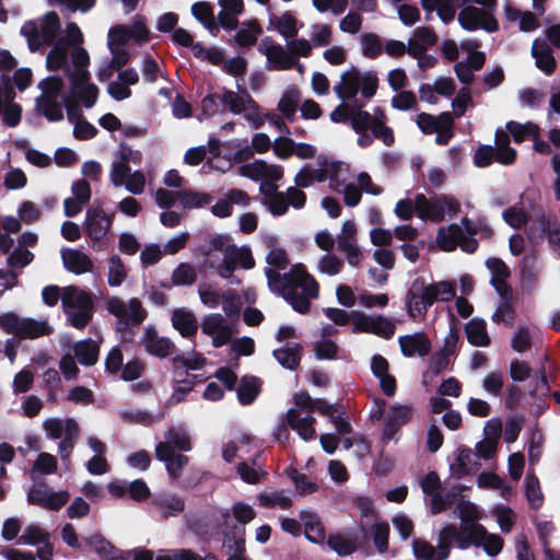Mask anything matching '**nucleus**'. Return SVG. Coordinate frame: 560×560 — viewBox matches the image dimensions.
I'll use <instances>...</instances> for the list:
<instances>
[{"label": "nucleus", "instance_id": "23", "mask_svg": "<svg viewBox=\"0 0 560 560\" xmlns=\"http://www.w3.org/2000/svg\"><path fill=\"white\" fill-rule=\"evenodd\" d=\"M317 165L315 167L316 180L319 183L328 180L332 190L341 191V186L349 176V166L328 158H319Z\"/></svg>", "mask_w": 560, "mask_h": 560}, {"label": "nucleus", "instance_id": "47", "mask_svg": "<svg viewBox=\"0 0 560 560\" xmlns=\"http://www.w3.org/2000/svg\"><path fill=\"white\" fill-rule=\"evenodd\" d=\"M260 381L254 376H245L237 388V398L242 405L252 404L260 392Z\"/></svg>", "mask_w": 560, "mask_h": 560}, {"label": "nucleus", "instance_id": "18", "mask_svg": "<svg viewBox=\"0 0 560 560\" xmlns=\"http://www.w3.org/2000/svg\"><path fill=\"white\" fill-rule=\"evenodd\" d=\"M494 12V9L488 7L477 8L467 4L462 8L457 19L460 26L466 31L471 32L481 28L488 33H493L499 28Z\"/></svg>", "mask_w": 560, "mask_h": 560}, {"label": "nucleus", "instance_id": "26", "mask_svg": "<svg viewBox=\"0 0 560 560\" xmlns=\"http://www.w3.org/2000/svg\"><path fill=\"white\" fill-rule=\"evenodd\" d=\"M113 223V215L105 213L101 207L88 209L84 220V231L94 242L103 241Z\"/></svg>", "mask_w": 560, "mask_h": 560}, {"label": "nucleus", "instance_id": "40", "mask_svg": "<svg viewBox=\"0 0 560 560\" xmlns=\"http://www.w3.org/2000/svg\"><path fill=\"white\" fill-rule=\"evenodd\" d=\"M221 8L218 13L220 24L229 30H233L237 25V16L244 10L243 0H219Z\"/></svg>", "mask_w": 560, "mask_h": 560}, {"label": "nucleus", "instance_id": "61", "mask_svg": "<svg viewBox=\"0 0 560 560\" xmlns=\"http://www.w3.org/2000/svg\"><path fill=\"white\" fill-rule=\"evenodd\" d=\"M126 268L121 259L114 255L108 260L107 282L110 287H119L126 279Z\"/></svg>", "mask_w": 560, "mask_h": 560}, {"label": "nucleus", "instance_id": "32", "mask_svg": "<svg viewBox=\"0 0 560 560\" xmlns=\"http://www.w3.org/2000/svg\"><path fill=\"white\" fill-rule=\"evenodd\" d=\"M141 345L145 351L159 358H165L170 354L173 342L166 337H159L153 327H147L141 337Z\"/></svg>", "mask_w": 560, "mask_h": 560}, {"label": "nucleus", "instance_id": "7", "mask_svg": "<svg viewBox=\"0 0 560 560\" xmlns=\"http://www.w3.org/2000/svg\"><path fill=\"white\" fill-rule=\"evenodd\" d=\"M413 409L411 405L393 404L386 409L384 400H375V406L371 410L373 420L378 421L384 418L382 430V442L388 443L392 440L397 442L396 435L400 428L411 421Z\"/></svg>", "mask_w": 560, "mask_h": 560}, {"label": "nucleus", "instance_id": "16", "mask_svg": "<svg viewBox=\"0 0 560 560\" xmlns=\"http://www.w3.org/2000/svg\"><path fill=\"white\" fill-rule=\"evenodd\" d=\"M467 537L462 536L456 547L466 550L471 546L481 547L489 557L498 556L503 548V539L493 533H488L483 525H472L465 527Z\"/></svg>", "mask_w": 560, "mask_h": 560}, {"label": "nucleus", "instance_id": "9", "mask_svg": "<svg viewBox=\"0 0 560 560\" xmlns=\"http://www.w3.org/2000/svg\"><path fill=\"white\" fill-rule=\"evenodd\" d=\"M42 91L36 98V109L49 121H60L63 118V81L59 77H49L38 84Z\"/></svg>", "mask_w": 560, "mask_h": 560}, {"label": "nucleus", "instance_id": "10", "mask_svg": "<svg viewBox=\"0 0 560 560\" xmlns=\"http://www.w3.org/2000/svg\"><path fill=\"white\" fill-rule=\"evenodd\" d=\"M61 303L73 327L83 328L92 319L93 300L89 292L75 287H67L63 290Z\"/></svg>", "mask_w": 560, "mask_h": 560}, {"label": "nucleus", "instance_id": "24", "mask_svg": "<svg viewBox=\"0 0 560 560\" xmlns=\"http://www.w3.org/2000/svg\"><path fill=\"white\" fill-rule=\"evenodd\" d=\"M336 242L348 264L353 267L358 266L362 259V252L357 242V225L353 221L347 220L342 223Z\"/></svg>", "mask_w": 560, "mask_h": 560}, {"label": "nucleus", "instance_id": "52", "mask_svg": "<svg viewBox=\"0 0 560 560\" xmlns=\"http://www.w3.org/2000/svg\"><path fill=\"white\" fill-rule=\"evenodd\" d=\"M262 30L257 21L243 23L235 34V42L240 47H248L256 43Z\"/></svg>", "mask_w": 560, "mask_h": 560}, {"label": "nucleus", "instance_id": "3", "mask_svg": "<svg viewBox=\"0 0 560 560\" xmlns=\"http://www.w3.org/2000/svg\"><path fill=\"white\" fill-rule=\"evenodd\" d=\"M315 410L330 418L336 411L335 406L323 399H313L307 393L301 392L294 395L293 407L285 413L289 427L304 441H312L316 436L315 418L312 416Z\"/></svg>", "mask_w": 560, "mask_h": 560}, {"label": "nucleus", "instance_id": "54", "mask_svg": "<svg viewBox=\"0 0 560 560\" xmlns=\"http://www.w3.org/2000/svg\"><path fill=\"white\" fill-rule=\"evenodd\" d=\"M192 15L211 33L215 34L218 25L215 24L213 11L208 2H197L191 7Z\"/></svg>", "mask_w": 560, "mask_h": 560}, {"label": "nucleus", "instance_id": "21", "mask_svg": "<svg viewBox=\"0 0 560 560\" xmlns=\"http://www.w3.org/2000/svg\"><path fill=\"white\" fill-rule=\"evenodd\" d=\"M107 310L118 319V325L125 327L139 325L147 316L141 302L136 298L127 302L119 298H110L107 301Z\"/></svg>", "mask_w": 560, "mask_h": 560}, {"label": "nucleus", "instance_id": "11", "mask_svg": "<svg viewBox=\"0 0 560 560\" xmlns=\"http://www.w3.org/2000/svg\"><path fill=\"white\" fill-rule=\"evenodd\" d=\"M43 429L50 440L61 439L58 444V453L63 462H67L72 453L79 435V424L72 418L61 419L49 417L43 421Z\"/></svg>", "mask_w": 560, "mask_h": 560}, {"label": "nucleus", "instance_id": "5", "mask_svg": "<svg viewBox=\"0 0 560 560\" xmlns=\"http://www.w3.org/2000/svg\"><path fill=\"white\" fill-rule=\"evenodd\" d=\"M378 79L373 70L350 68L340 74L339 83L334 86V92L341 100H351L359 93L364 98H372L377 90Z\"/></svg>", "mask_w": 560, "mask_h": 560}, {"label": "nucleus", "instance_id": "22", "mask_svg": "<svg viewBox=\"0 0 560 560\" xmlns=\"http://www.w3.org/2000/svg\"><path fill=\"white\" fill-rule=\"evenodd\" d=\"M258 50L267 59V69L288 70L295 66L296 60L280 44H277L271 37H264L258 44Z\"/></svg>", "mask_w": 560, "mask_h": 560}, {"label": "nucleus", "instance_id": "45", "mask_svg": "<svg viewBox=\"0 0 560 560\" xmlns=\"http://www.w3.org/2000/svg\"><path fill=\"white\" fill-rule=\"evenodd\" d=\"M436 42L434 33L427 27H419L415 31L413 36L408 42V54L417 56L423 52L429 46Z\"/></svg>", "mask_w": 560, "mask_h": 560}, {"label": "nucleus", "instance_id": "12", "mask_svg": "<svg viewBox=\"0 0 560 560\" xmlns=\"http://www.w3.org/2000/svg\"><path fill=\"white\" fill-rule=\"evenodd\" d=\"M59 28V16L51 11L40 20L26 22L21 28V34L26 38L30 49L35 51L44 45L51 44Z\"/></svg>", "mask_w": 560, "mask_h": 560}, {"label": "nucleus", "instance_id": "15", "mask_svg": "<svg viewBox=\"0 0 560 560\" xmlns=\"http://www.w3.org/2000/svg\"><path fill=\"white\" fill-rule=\"evenodd\" d=\"M221 102L235 115H243L253 128H260L265 118L260 112L259 105L247 93H236L225 90L221 96Z\"/></svg>", "mask_w": 560, "mask_h": 560}, {"label": "nucleus", "instance_id": "49", "mask_svg": "<svg viewBox=\"0 0 560 560\" xmlns=\"http://www.w3.org/2000/svg\"><path fill=\"white\" fill-rule=\"evenodd\" d=\"M176 196L184 209L202 208L212 200L209 194L194 190L176 191Z\"/></svg>", "mask_w": 560, "mask_h": 560}, {"label": "nucleus", "instance_id": "28", "mask_svg": "<svg viewBox=\"0 0 560 560\" xmlns=\"http://www.w3.org/2000/svg\"><path fill=\"white\" fill-rule=\"evenodd\" d=\"M202 334L211 337L215 348L226 345L232 337V330L221 314L207 315L201 323Z\"/></svg>", "mask_w": 560, "mask_h": 560}, {"label": "nucleus", "instance_id": "48", "mask_svg": "<svg viewBox=\"0 0 560 560\" xmlns=\"http://www.w3.org/2000/svg\"><path fill=\"white\" fill-rule=\"evenodd\" d=\"M73 351L75 358L83 365H93L97 361L98 346L91 339L77 342Z\"/></svg>", "mask_w": 560, "mask_h": 560}, {"label": "nucleus", "instance_id": "20", "mask_svg": "<svg viewBox=\"0 0 560 560\" xmlns=\"http://www.w3.org/2000/svg\"><path fill=\"white\" fill-rule=\"evenodd\" d=\"M454 530L441 528L438 536L436 547L425 540L416 539L412 544L413 556L417 560H445L454 542L452 539Z\"/></svg>", "mask_w": 560, "mask_h": 560}, {"label": "nucleus", "instance_id": "19", "mask_svg": "<svg viewBox=\"0 0 560 560\" xmlns=\"http://www.w3.org/2000/svg\"><path fill=\"white\" fill-rule=\"evenodd\" d=\"M351 324L357 332L373 334L384 339L394 336L396 325L394 320L384 315H369L362 312H353Z\"/></svg>", "mask_w": 560, "mask_h": 560}, {"label": "nucleus", "instance_id": "29", "mask_svg": "<svg viewBox=\"0 0 560 560\" xmlns=\"http://www.w3.org/2000/svg\"><path fill=\"white\" fill-rule=\"evenodd\" d=\"M30 503L48 510H59L69 500L67 491L52 492L43 487H34L27 494Z\"/></svg>", "mask_w": 560, "mask_h": 560}, {"label": "nucleus", "instance_id": "58", "mask_svg": "<svg viewBox=\"0 0 560 560\" xmlns=\"http://www.w3.org/2000/svg\"><path fill=\"white\" fill-rule=\"evenodd\" d=\"M360 44L363 56L371 59L378 57L384 47L380 36L374 33L364 34Z\"/></svg>", "mask_w": 560, "mask_h": 560}, {"label": "nucleus", "instance_id": "60", "mask_svg": "<svg viewBox=\"0 0 560 560\" xmlns=\"http://www.w3.org/2000/svg\"><path fill=\"white\" fill-rule=\"evenodd\" d=\"M126 34L127 25L125 24H117L108 30L107 46L109 51H118L119 48H125L129 42Z\"/></svg>", "mask_w": 560, "mask_h": 560}, {"label": "nucleus", "instance_id": "56", "mask_svg": "<svg viewBox=\"0 0 560 560\" xmlns=\"http://www.w3.org/2000/svg\"><path fill=\"white\" fill-rule=\"evenodd\" d=\"M50 326L46 320H36L33 318H23L21 338H38L49 335Z\"/></svg>", "mask_w": 560, "mask_h": 560}, {"label": "nucleus", "instance_id": "17", "mask_svg": "<svg viewBox=\"0 0 560 560\" xmlns=\"http://www.w3.org/2000/svg\"><path fill=\"white\" fill-rule=\"evenodd\" d=\"M509 135L502 130H498L495 132V148L490 145L480 147L475 153V164L478 167L489 166L493 158H495L499 163L504 165L513 163L516 156V152L509 147Z\"/></svg>", "mask_w": 560, "mask_h": 560}, {"label": "nucleus", "instance_id": "37", "mask_svg": "<svg viewBox=\"0 0 560 560\" xmlns=\"http://www.w3.org/2000/svg\"><path fill=\"white\" fill-rule=\"evenodd\" d=\"M61 258L65 268L70 272L82 275L93 270L92 260L81 250L72 248L63 249L61 252Z\"/></svg>", "mask_w": 560, "mask_h": 560}, {"label": "nucleus", "instance_id": "30", "mask_svg": "<svg viewBox=\"0 0 560 560\" xmlns=\"http://www.w3.org/2000/svg\"><path fill=\"white\" fill-rule=\"evenodd\" d=\"M400 350L405 357H425L431 351V341L425 334L418 331L398 338Z\"/></svg>", "mask_w": 560, "mask_h": 560}, {"label": "nucleus", "instance_id": "14", "mask_svg": "<svg viewBox=\"0 0 560 560\" xmlns=\"http://www.w3.org/2000/svg\"><path fill=\"white\" fill-rule=\"evenodd\" d=\"M383 118V113L378 108H375L373 113H369L353 107L350 114V124L357 133L371 129L375 138L389 145L394 141V136L392 130L385 126Z\"/></svg>", "mask_w": 560, "mask_h": 560}, {"label": "nucleus", "instance_id": "1", "mask_svg": "<svg viewBox=\"0 0 560 560\" xmlns=\"http://www.w3.org/2000/svg\"><path fill=\"white\" fill-rule=\"evenodd\" d=\"M68 44L65 39H59L50 49L46 63L51 71L66 67L70 89L63 97V103L68 118L73 120L79 115L80 104L85 108H92L96 104L100 89L90 80L88 51L82 47L71 50V65H68Z\"/></svg>", "mask_w": 560, "mask_h": 560}, {"label": "nucleus", "instance_id": "50", "mask_svg": "<svg viewBox=\"0 0 560 560\" xmlns=\"http://www.w3.org/2000/svg\"><path fill=\"white\" fill-rule=\"evenodd\" d=\"M301 520L304 524L305 537L314 544L323 542L325 530L318 517L311 513H302Z\"/></svg>", "mask_w": 560, "mask_h": 560}, {"label": "nucleus", "instance_id": "36", "mask_svg": "<svg viewBox=\"0 0 560 560\" xmlns=\"http://www.w3.org/2000/svg\"><path fill=\"white\" fill-rule=\"evenodd\" d=\"M172 325L184 338H191L198 330L195 314L184 307L175 308L172 313Z\"/></svg>", "mask_w": 560, "mask_h": 560}, {"label": "nucleus", "instance_id": "2", "mask_svg": "<svg viewBox=\"0 0 560 560\" xmlns=\"http://www.w3.org/2000/svg\"><path fill=\"white\" fill-rule=\"evenodd\" d=\"M269 289L281 295L299 313L310 310V301L318 296V283L302 264L294 265L289 273L266 268Z\"/></svg>", "mask_w": 560, "mask_h": 560}, {"label": "nucleus", "instance_id": "59", "mask_svg": "<svg viewBox=\"0 0 560 560\" xmlns=\"http://www.w3.org/2000/svg\"><path fill=\"white\" fill-rule=\"evenodd\" d=\"M49 539V534L37 525H30L25 528L24 533L19 537L18 544L20 545H42Z\"/></svg>", "mask_w": 560, "mask_h": 560}, {"label": "nucleus", "instance_id": "43", "mask_svg": "<svg viewBox=\"0 0 560 560\" xmlns=\"http://www.w3.org/2000/svg\"><path fill=\"white\" fill-rule=\"evenodd\" d=\"M418 127L425 133H433L439 128H452L453 117L451 113H442L439 116L419 114L417 117Z\"/></svg>", "mask_w": 560, "mask_h": 560}, {"label": "nucleus", "instance_id": "64", "mask_svg": "<svg viewBox=\"0 0 560 560\" xmlns=\"http://www.w3.org/2000/svg\"><path fill=\"white\" fill-rule=\"evenodd\" d=\"M477 486L482 489L500 490L503 497L510 492V489L504 485L502 479L491 471L481 472L477 478Z\"/></svg>", "mask_w": 560, "mask_h": 560}, {"label": "nucleus", "instance_id": "33", "mask_svg": "<svg viewBox=\"0 0 560 560\" xmlns=\"http://www.w3.org/2000/svg\"><path fill=\"white\" fill-rule=\"evenodd\" d=\"M155 457L164 463L166 471L173 479H177L188 464L187 456L171 452L164 444L155 445Z\"/></svg>", "mask_w": 560, "mask_h": 560}, {"label": "nucleus", "instance_id": "6", "mask_svg": "<svg viewBox=\"0 0 560 560\" xmlns=\"http://www.w3.org/2000/svg\"><path fill=\"white\" fill-rule=\"evenodd\" d=\"M551 371L552 364L546 353H541L537 362L527 368V395L534 398L529 411L534 415H540L547 408L545 398L550 392L548 375Z\"/></svg>", "mask_w": 560, "mask_h": 560}, {"label": "nucleus", "instance_id": "34", "mask_svg": "<svg viewBox=\"0 0 560 560\" xmlns=\"http://www.w3.org/2000/svg\"><path fill=\"white\" fill-rule=\"evenodd\" d=\"M267 28L269 31L277 32L280 36H282L285 39L295 37L299 32L298 20L289 11H285L280 15L270 13L268 18Z\"/></svg>", "mask_w": 560, "mask_h": 560}, {"label": "nucleus", "instance_id": "51", "mask_svg": "<svg viewBox=\"0 0 560 560\" xmlns=\"http://www.w3.org/2000/svg\"><path fill=\"white\" fill-rule=\"evenodd\" d=\"M259 505L264 508L288 509L292 504L291 495L285 490H275L258 495Z\"/></svg>", "mask_w": 560, "mask_h": 560}, {"label": "nucleus", "instance_id": "42", "mask_svg": "<svg viewBox=\"0 0 560 560\" xmlns=\"http://www.w3.org/2000/svg\"><path fill=\"white\" fill-rule=\"evenodd\" d=\"M158 444H164L171 452H189L191 450V439L189 433L182 428H170L164 433V441Z\"/></svg>", "mask_w": 560, "mask_h": 560}, {"label": "nucleus", "instance_id": "62", "mask_svg": "<svg viewBox=\"0 0 560 560\" xmlns=\"http://www.w3.org/2000/svg\"><path fill=\"white\" fill-rule=\"evenodd\" d=\"M196 270L186 262L179 264L172 273V282L174 285H190L196 280Z\"/></svg>", "mask_w": 560, "mask_h": 560}, {"label": "nucleus", "instance_id": "46", "mask_svg": "<svg viewBox=\"0 0 560 560\" xmlns=\"http://www.w3.org/2000/svg\"><path fill=\"white\" fill-rule=\"evenodd\" d=\"M300 92L295 85H289L281 94L278 110L289 120L295 117Z\"/></svg>", "mask_w": 560, "mask_h": 560}, {"label": "nucleus", "instance_id": "39", "mask_svg": "<svg viewBox=\"0 0 560 560\" xmlns=\"http://www.w3.org/2000/svg\"><path fill=\"white\" fill-rule=\"evenodd\" d=\"M463 240L464 231L462 226L456 223H452L438 230L435 243L441 250L452 252Z\"/></svg>", "mask_w": 560, "mask_h": 560}, {"label": "nucleus", "instance_id": "53", "mask_svg": "<svg viewBox=\"0 0 560 560\" xmlns=\"http://www.w3.org/2000/svg\"><path fill=\"white\" fill-rule=\"evenodd\" d=\"M155 506L163 516L170 517L180 514L184 511L185 504L179 497L165 494L155 501Z\"/></svg>", "mask_w": 560, "mask_h": 560}, {"label": "nucleus", "instance_id": "57", "mask_svg": "<svg viewBox=\"0 0 560 560\" xmlns=\"http://www.w3.org/2000/svg\"><path fill=\"white\" fill-rule=\"evenodd\" d=\"M277 361L285 369L293 370L300 362V348L298 345L288 346L273 351Z\"/></svg>", "mask_w": 560, "mask_h": 560}, {"label": "nucleus", "instance_id": "41", "mask_svg": "<svg viewBox=\"0 0 560 560\" xmlns=\"http://www.w3.org/2000/svg\"><path fill=\"white\" fill-rule=\"evenodd\" d=\"M476 469V462L470 448L458 447L455 458L450 464L451 475L456 478H462Z\"/></svg>", "mask_w": 560, "mask_h": 560}, {"label": "nucleus", "instance_id": "8", "mask_svg": "<svg viewBox=\"0 0 560 560\" xmlns=\"http://www.w3.org/2000/svg\"><path fill=\"white\" fill-rule=\"evenodd\" d=\"M415 207L419 219L431 222L453 219L460 211L459 201L448 195L427 198L424 195L419 194L415 198Z\"/></svg>", "mask_w": 560, "mask_h": 560}, {"label": "nucleus", "instance_id": "55", "mask_svg": "<svg viewBox=\"0 0 560 560\" xmlns=\"http://www.w3.org/2000/svg\"><path fill=\"white\" fill-rule=\"evenodd\" d=\"M266 242L269 247V252L266 256L267 264L279 270L285 269L289 261L287 252L276 245L277 240L275 236H268Z\"/></svg>", "mask_w": 560, "mask_h": 560}, {"label": "nucleus", "instance_id": "63", "mask_svg": "<svg viewBox=\"0 0 560 560\" xmlns=\"http://www.w3.org/2000/svg\"><path fill=\"white\" fill-rule=\"evenodd\" d=\"M265 196L264 205L273 215H282L288 211V201L284 194L272 191L262 194Z\"/></svg>", "mask_w": 560, "mask_h": 560}, {"label": "nucleus", "instance_id": "35", "mask_svg": "<svg viewBox=\"0 0 560 560\" xmlns=\"http://www.w3.org/2000/svg\"><path fill=\"white\" fill-rule=\"evenodd\" d=\"M85 544L104 560H128L125 551L113 546L101 534H93L84 539Z\"/></svg>", "mask_w": 560, "mask_h": 560}, {"label": "nucleus", "instance_id": "4", "mask_svg": "<svg viewBox=\"0 0 560 560\" xmlns=\"http://www.w3.org/2000/svg\"><path fill=\"white\" fill-rule=\"evenodd\" d=\"M455 296L452 282L439 281L427 284L423 280L411 283L406 295V311L415 322H422L435 301H450Z\"/></svg>", "mask_w": 560, "mask_h": 560}, {"label": "nucleus", "instance_id": "13", "mask_svg": "<svg viewBox=\"0 0 560 560\" xmlns=\"http://www.w3.org/2000/svg\"><path fill=\"white\" fill-rule=\"evenodd\" d=\"M238 173L243 177L260 182L259 190L261 194H271L278 190L277 183L283 176V170L280 165L268 164L262 160L242 165Z\"/></svg>", "mask_w": 560, "mask_h": 560}, {"label": "nucleus", "instance_id": "38", "mask_svg": "<svg viewBox=\"0 0 560 560\" xmlns=\"http://www.w3.org/2000/svg\"><path fill=\"white\" fill-rule=\"evenodd\" d=\"M486 266L491 273V284L502 298H506L510 292V289L505 283V280L510 276L508 266L499 258L487 259Z\"/></svg>", "mask_w": 560, "mask_h": 560}, {"label": "nucleus", "instance_id": "31", "mask_svg": "<svg viewBox=\"0 0 560 560\" xmlns=\"http://www.w3.org/2000/svg\"><path fill=\"white\" fill-rule=\"evenodd\" d=\"M532 57L535 59V66L546 75H550L556 70V59L550 45L545 38H536L530 49Z\"/></svg>", "mask_w": 560, "mask_h": 560}, {"label": "nucleus", "instance_id": "27", "mask_svg": "<svg viewBox=\"0 0 560 560\" xmlns=\"http://www.w3.org/2000/svg\"><path fill=\"white\" fill-rule=\"evenodd\" d=\"M457 514L460 520V527L457 528L456 525L445 524L441 528H451L454 530L452 539L454 540L455 546L457 545L458 539L464 536L467 537L468 533H466L465 527H469L472 525H480L478 523L482 517V512L480 509L470 501L462 500L457 505Z\"/></svg>", "mask_w": 560, "mask_h": 560}, {"label": "nucleus", "instance_id": "25", "mask_svg": "<svg viewBox=\"0 0 560 560\" xmlns=\"http://www.w3.org/2000/svg\"><path fill=\"white\" fill-rule=\"evenodd\" d=\"M254 265L255 261L248 247L228 245L224 248L222 265L219 266L218 272L222 278H230L237 266L250 269Z\"/></svg>", "mask_w": 560, "mask_h": 560}, {"label": "nucleus", "instance_id": "44", "mask_svg": "<svg viewBox=\"0 0 560 560\" xmlns=\"http://www.w3.org/2000/svg\"><path fill=\"white\" fill-rule=\"evenodd\" d=\"M467 340L475 347H487L490 345V337L487 331V324L483 319L475 317L465 326Z\"/></svg>", "mask_w": 560, "mask_h": 560}]
</instances>
